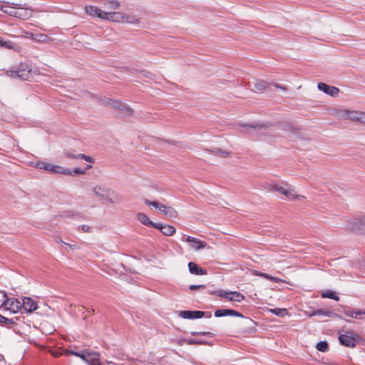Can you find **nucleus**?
<instances>
[{"mask_svg":"<svg viewBox=\"0 0 365 365\" xmlns=\"http://www.w3.org/2000/svg\"><path fill=\"white\" fill-rule=\"evenodd\" d=\"M92 192L100 201L110 204H116L120 201L118 195L110 188L103 185H96L93 187Z\"/></svg>","mask_w":365,"mask_h":365,"instance_id":"f257e3e1","label":"nucleus"},{"mask_svg":"<svg viewBox=\"0 0 365 365\" xmlns=\"http://www.w3.org/2000/svg\"><path fill=\"white\" fill-rule=\"evenodd\" d=\"M6 75L12 78L28 81L32 78V70L29 64L21 63L18 68L7 71Z\"/></svg>","mask_w":365,"mask_h":365,"instance_id":"f03ea898","label":"nucleus"},{"mask_svg":"<svg viewBox=\"0 0 365 365\" xmlns=\"http://www.w3.org/2000/svg\"><path fill=\"white\" fill-rule=\"evenodd\" d=\"M32 165L36 168L46 170L53 173L71 174L68 168H64L63 167L43 161L33 162Z\"/></svg>","mask_w":365,"mask_h":365,"instance_id":"7ed1b4c3","label":"nucleus"},{"mask_svg":"<svg viewBox=\"0 0 365 365\" xmlns=\"http://www.w3.org/2000/svg\"><path fill=\"white\" fill-rule=\"evenodd\" d=\"M0 297L1 306L5 307L6 310L16 313L22 308V302L15 299H9L4 292H0Z\"/></svg>","mask_w":365,"mask_h":365,"instance_id":"20e7f679","label":"nucleus"},{"mask_svg":"<svg viewBox=\"0 0 365 365\" xmlns=\"http://www.w3.org/2000/svg\"><path fill=\"white\" fill-rule=\"evenodd\" d=\"M359 339V335L354 331H347V334H341L339 336L340 344L351 348L355 347Z\"/></svg>","mask_w":365,"mask_h":365,"instance_id":"39448f33","label":"nucleus"},{"mask_svg":"<svg viewBox=\"0 0 365 365\" xmlns=\"http://www.w3.org/2000/svg\"><path fill=\"white\" fill-rule=\"evenodd\" d=\"M212 295H217L220 297L225 298L230 302H241L245 299V296L238 292H227L225 290H217V292H210Z\"/></svg>","mask_w":365,"mask_h":365,"instance_id":"423d86ee","label":"nucleus"},{"mask_svg":"<svg viewBox=\"0 0 365 365\" xmlns=\"http://www.w3.org/2000/svg\"><path fill=\"white\" fill-rule=\"evenodd\" d=\"M99 356L98 352L85 349L83 351L81 359L89 365H101Z\"/></svg>","mask_w":365,"mask_h":365,"instance_id":"0eeeda50","label":"nucleus"},{"mask_svg":"<svg viewBox=\"0 0 365 365\" xmlns=\"http://www.w3.org/2000/svg\"><path fill=\"white\" fill-rule=\"evenodd\" d=\"M106 105L114 109L125 111L128 113H133V110L123 102L108 98L106 101Z\"/></svg>","mask_w":365,"mask_h":365,"instance_id":"6e6552de","label":"nucleus"},{"mask_svg":"<svg viewBox=\"0 0 365 365\" xmlns=\"http://www.w3.org/2000/svg\"><path fill=\"white\" fill-rule=\"evenodd\" d=\"M103 15V19L108 20L114 22H123L124 23L125 14L122 12L118 11H106Z\"/></svg>","mask_w":365,"mask_h":365,"instance_id":"1a4fd4ad","label":"nucleus"},{"mask_svg":"<svg viewBox=\"0 0 365 365\" xmlns=\"http://www.w3.org/2000/svg\"><path fill=\"white\" fill-rule=\"evenodd\" d=\"M214 315L215 317L232 316V317L245 318V317L242 313H240L237 311H235L234 309H217L215 312Z\"/></svg>","mask_w":365,"mask_h":365,"instance_id":"9d476101","label":"nucleus"},{"mask_svg":"<svg viewBox=\"0 0 365 365\" xmlns=\"http://www.w3.org/2000/svg\"><path fill=\"white\" fill-rule=\"evenodd\" d=\"M205 312L202 311L185 310L179 312V316L183 319H200L205 316Z\"/></svg>","mask_w":365,"mask_h":365,"instance_id":"9b49d317","label":"nucleus"},{"mask_svg":"<svg viewBox=\"0 0 365 365\" xmlns=\"http://www.w3.org/2000/svg\"><path fill=\"white\" fill-rule=\"evenodd\" d=\"M317 88L319 91H322L326 94H328L333 97L336 96L339 92V89L338 88L327 85L324 83H319L317 85Z\"/></svg>","mask_w":365,"mask_h":365,"instance_id":"f8f14e48","label":"nucleus"},{"mask_svg":"<svg viewBox=\"0 0 365 365\" xmlns=\"http://www.w3.org/2000/svg\"><path fill=\"white\" fill-rule=\"evenodd\" d=\"M190 244V246L196 250L205 248L207 243L205 241L200 240L194 237L188 236L185 239H182Z\"/></svg>","mask_w":365,"mask_h":365,"instance_id":"ddd939ff","label":"nucleus"},{"mask_svg":"<svg viewBox=\"0 0 365 365\" xmlns=\"http://www.w3.org/2000/svg\"><path fill=\"white\" fill-rule=\"evenodd\" d=\"M155 228L160 230V232L166 236H172L175 233V228L169 225H163L162 223L158 222L155 224Z\"/></svg>","mask_w":365,"mask_h":365,"instance_id":"4468645a","label":"nucleus"},{"mask_svg":"<svg viewBox=\"0 0 365 365\" xmlns=\"http://www.w3.org/2000/svg\"><path fill=\"white\" fill-rule=\"evenodd\" d=\"M22 308L26 312H32L36 310L38 307L36 302L35 300L30 297H24L22 302Z\"/></svg>","mask_w":365,"mask_h":365,"instance_id":"2eb2a0df","label":"nucleus"},{"mask_svg":"<svg viewBox=\"0 0 365 365\" xmlns=\"http://www.w3.org/2000/svg\"><path fill=\"white\" fill-rule=\"evenodd\" d=\"M86 13L91 16H97L99 19H103V15L106 11L100 9L99 8L95 6H85Z\"/></svg>","mask_w":365,"mask_h":365,"instance_id":"dca6fc26","label":"nucleus"},{"mask_svg":"<svg viewBox=\"0 0 365 365\" xmlns=\"http://www.w3.org/2000/svg\"><path fill=\"white\" fill-rule=\"evenodd\" d=\"M12 4L16 6V11H19V14L16 17L26 19L31 16V11H28L26 4H21L12 2Z\"/></svg>","mask_w":365,"mask_h":365,"instance_id":"f3484780","label":"nucleus"},{"mask_svg":"<svg viewBox=\"0 0 365 365\" xmlns=\"http://www.w3.org/2000/svg\"><path fill=\"white\" fill-rule=\"evenodd\" d=\"M361 111L359 110H341V117L344 119H349L353 121L359 122V114H361Z\"/></svg>","mask_w":365,"mask_h":365,"instance_id":"a211bd4d","label":"nucleus"},{"mask_svg":"<svg viewBox=\"0 0 365 365\" xmlns=\"http://www.w3.org/2000/svg\"><path fill=\"white\" fill-rule=\"evenodd\" d=\"M188 269L191 274L195 275H203L207 274V270L205 269L199 267L198 265L192 262H190L188 263Z\"/></svg>","mask_w":365,"mask_h":365,"instance_id":"6ab92c4d","label":"nucleus"},{"mask_svg":"<svg viewBox=\"0 0 365 365\" xmlns=\"http://www.w3.org/2000/svg\"><path fill=\"white\" fill-rule=\"evenodd\" d=\"M282 195H284L286 198L292 200L295 199L302 200L304 198L303 195H297L289 185L287 187L286 191L284 192Z\"/></svg>","mask_w":365,"mask_h":365,"instance_id":"aec40b11","label":"nucleus"},{"mask_svg":"<svg viewBox=\"0 0 365 365\" xmlns=\"http://www.w3.org/2000/svg\"><path fill=\"white\" fill-rule=\"evenodd\" d=\"M137 219L144 225L152 227L155 228V222L150 220V218L143 212H139L137 215Z\"/></svg>","mask_w":365,"mask_h":365,"instance_id":"412c9836","label":"nucleus"},{"mask_svg":"<svg viewBox=\"0 0 365 365\" xmlns=\"http://www.w3.org/2000/svg\"><path fill=\"white\" fill-rule=\"evenodd\" d=\"M315 315H324V316H327L329 317H339L340 319H342L341 317H339L338 314H336L328 309H327V310H324L322 309H317L315 311L312 312V313L309 314L310 317L315 316Z\"/></svg>","mask_w":365,"mask_h":365,"instance_id":"4be33fe9","label":"nucleus"},{"mask_svg":"<svg viewBox=\"0 0 365 365\" xmlns=\"http://www.w3.org/2000/svg\"><path fill=\"white\" fill-rule=\"evenodd\" d=\"M66 155L70 159H75V160L84 159L87 162H89V163L93 162V159L91 157L87 156L84 154H75L73 152L67 151L66 153Z\"/></svg>","mask_w":365,"mask_h":365,"instance_id":"5701e85b","label":"nucleus"},{"mask_svg":"<svg viewBox=\"0 0 365 365\" xmlns=\"http://www.w3.org/2000/svg\"><path fill=\"white\" fill-rule=\"evenodd\" d=\"M16 8V7H11L6 4H0L1 11L13 16H17L18 14H19Z\"/></svg>","mask_w":365,"mask_h":365,"instance_id":"b1692460","label":"nucleus"},{"mask_svg":"<svg viewBox=\"0 0 365 365\" xmlns=\"http://www.w3.org/2000/svg\"><path fill=\"white\" fill-rule=\"evenodd\" d=\"M288 185H289L285 182H282L280 184L274 183V184L270 185V187H271L270 190L272 191H276L280 194H282L284 192L286 191V188Z\"/></svg>","mask_w":365,"mask_h":365,"instance_id":"393cba45","label":"nucleus"},{"mask_svg":"<svg viewBox=\"0 0 365 365\" xmlns=\"http://www.w3.org/2000/svg\"><path fill=\"white\" fill-rule=\"evenodd\" d=\"M254 86L256 91L262 92L269 87V84L263 80H257L254 83Z\"/></svg>","mask_w":365,"mask_h":365,"instance_id":"a878e982","label":"nucleus"},{"mask_svg":"<svg viewBox=\"0 0 365 365\" xmlns=\"http://www.w3.org/2000/svg\"><path fill=\"white\" fill-rule=\"evenodd\" d=\"M104 5L105 7L108 10H115L120 7V4L116 0H107Z\"/></svg>","mask_w":365,"mask_h":365,"instance_id":"bb28decb","label":"nucleus"},{"mask_svg":"<svg viewBox=\"0 0 365 365\" xmlns=\"http://www.w3.org/2000/svg\"><path fill=\"white\" fill-rule=\"evenodd\" d=\"M31 38L38 42H46L48 39L47 35L41 33L30 34Z\"/></svg>","mask_w":365,"mask_h":365,"instance_id":"cd10ccee","label":"nucleus"},{"mask_svg":"<svg viewBox=\"0 0 365 365\" xmlns=\"http://www.w3.org/2000/svg\"><path fill=\"white\" fill-rule=\"evenodd\" d=\"M243 127L252 129V130L249 132V133L253 134L254 130H264L267 126H265L264 125H259V124H245L243 125Z\"/></svg>","mask_w":365,"mask_h":365,"instance_id":"c85d7f7f","label":"nucleus"},{"mask_svg":"<svg viewBox=\"0 0 365 365\" xmlns=\"http://www.w3.org/2000/svg\"><path fill=\"white\" fill-rule=\"evenodd\" d=\"M322 297L323 298L331 299L335 301H339V297L336 294V293L331 290H328V291L323 292L322 294Z\"/></svg>","mask_w":365,"mask_h":365,"instance_id":"c756f323","label":"nucleus"},{"mask_svg":"<svg viewBox=\"0 0 365 365\" xmlns=\"http://www.w3.org/2000/svg\"><path fill=\"white\" fill-rule=\"evenodd\" d=\"M270 312L272 314H274L277 316H279V317H283V316L288 314L287 310L286 309H282V308L272 309H270Z\"/></svg>","mask_w":365,"mask_h":365,"instance_id":"7c9ffc66","label":"nucleus"},{"mask_svg":"<svg viewBox=\"0 0 365 365\" xmlns=\"http://www.w3.org/2000/svg\"><path fill=\"white\" fill-rule=\"evenodd\" d=\"M124 22L129 23V24H138L139 22L138 18L133 15V14H125V20Z\"/></svg>","mask_w":365,"mask_h":365,"instance_id":"2f4dec72","label":"nucleus"},{"mask_svg":"<svg viewBox=\"0 0 365 365\" xmlns=\"http://www.w3.org/2000/svg\"><path fill=\"white\" fill-rule=\"evenodd\" d=\"M316 348L317 350L325 352L328 350V343L326 341H322L317 344Z\"/></svg>","mask_w":365,"mask_h":365,"instance_id":"473e14b6","label":"nucleus"},{"mask_svg":"<svg viewBox=\"0 0 365 365\" xmlns=\"http://www.w3.org/2000/svg\"><path fill=\"white\" fill-rule=\"evenodd\" d=\"M78 214L73 210H67L62 212L61 216L65 218H73L75 217Z\"/></svg>","mask_w":365,"mask_h":365,"instance_id":"72a5a7b5","label":"nucleus"},{"mask_svg":"<svg viewBox=\"0 0 365 365\" xmlns=\"http://www.w3.org/2000/svg\"><path fill=\"white\" fill-rule=\"evenodd\" d=\"M0 324L10 325L14 324V322L12 319L6 318L0 314Z\"/></svg>","mask_w":365,"mask_h":365,"instance_id":"f704fd0d","label":"nucleus"},{"mask_svg":"<svg viewBox=\"0 0 365 365\" xmlns=\"http://www.w3.org/2000/svg\"><path fill=\"white\" fill-rule=\"evenodd\" d=\"M186 342L189 345H193V344H199V345L200 344H207V343L204 341L197 340V339H186Z\"/></svg>","mask_w":365,"mask_h":365,"instance_id":"c9c22d12","label":"nucleus"},{"mask_svg":"<svg viewBox=\"0 0 365 365\" xmlns=\"http://www.w3.org/2000/svg\"><path fill=\"white\" fill-rule=\"evenodd\" d=\"M212 153H215V155H220L223 158H226L229 155V153L227 152V151H224V150H220V148H215L212 150Z\"/></svg>","mask_w":365,"mask_h":365,"instance_id":"e433bc0d","label":"nucleus"},{"mask_svg":"<svg viewBox=\"0 0 365 365\" xmlns=\"http://www.w3.org/2000/svg\"><path fill=\"white\" fill-rule=\"evenodd\" d=\"M165 215H167L170 217H175L177 215V212L172 207H168L167 211Z\"/></svg>","mask_w":365,"mask_h":365,"instance_id":"4c0bfd02","label":"nucleus"},{"mask_svg":"<svg viewBox=\"0 0 365 365\" xmlns=\"http://www.w3.org/2000/svg\"><path fill=\"white\" fill-rule=\"evenodd\" d=\"M192 335H201V336H207L210 337L214 336V334L209 331H194L192 333Z\"/></svg>","mask_w":365,"mask_h":365,"instance_id":"58836bf2","label":"nucleus"},{"mask_svg":"<svg viewBox=\"0 0 365 365\" xmlns=\"http://www.w3.org/2000/svg\"><path fill=\"white\" fill-rule=\"evenodd\" d=\"M343 313L346 316V317H351L353 318V314H354V309L350 308V307H346L344 310H343Z\"/></svg>","mask_w":365,"mask_h":365,"instance_id":"ea45409f","label":"nucleus"},{"mask_svg":"<svg viewBox=\"0 0 365 365\" xmlns=\"http://www.w3.org/2000/svg\"><path fill=\"white\" fill-rule=\"evenodd\" d=\"M68 170L71 172V174H66L67 175H83V174H85V170H81L80 168H75L73 170H71L70 169H68Z\"/></svg>","mask_w":365,"mask_h":365,"instance_id":"a19ab883","label":"nucleus"},{"mask_svg":"<svg viewBox=\"0 0 365 365\" xmlns=\"http://www.w3.org/2000/svg\"><path fill=\"white\" fill-rule=\"evenodd\" d=\"M144 202L145 204H146L148 206H153L155 208H158L160 205V203L158 202H155V201H150L148 199H144Z\"/></svg>","mask_w":365,"mask_h":365,"instance_id":"79ce46f5","label":"nucleus"},{"mask_svg":"<svg viewBox=\"0 0 365 365\" xmlns=\"http://www.w3.org/2000/svg\"><path fill=\"white\" fill-rule=\"evenodd\" d=\"M258 276L263 277L267 279H269V280L275 282H278V279L277 277H273L266 273H260V274H258Z\"/></svg>","mask_w":365,"mask_h":365,"instance_id":"37998d69","label":"nucleus"},{"mask_svg":"<svg viewBox=\"0 0 365 365\" xmlns=\"http://www.w3.org/2000/svg\"><path fill=\"white\" fill-rule=\"evenodd\" d=\"M205 284H200V285L191 284L189 287V289L192 291L196 290V289H205Z\"/></svg>","mask_w":365,"mask_h":365,"instance_id":"c03bdc74","label":"nucleus"},{"mask_svg":"<svg viewBox=\"0 0 365 365\" xmlns=\"http://www.w3.org/2000/svg\"><path fill=\"white\" fill-rule=\"evenodd\" d=\"M365 314V310L361 311V310H354V314H353V319H357L359 316Z\"/></svg>","mask_w":365,"mask_h":365,"instance_id":"a18cd8bd","label":"nucleus"},{"mask_svg":"<svg viewBox=\"0 0 365 365\" xmlns=\"http://www.w3.org/2000/svg\"><path fill=\"white\" fill-rule=\"evenodd\" d=\"M80 229L84 232H91V227L86 225H81V227H79V230Z\"/></svg>","mask_w":365,"mask_h":365,"instance_id":"49530a36","label":"nucleus"},{"mask_svg":"<svg viewBox=\"0 0 365 365\" xmlns=\"http://www.w3.org/2000/svg\"><path fill=\"white\" fill-rule=\"evenodd\" d=\"M11 43L9 41H4L2 39L0 38V46L1 47H5V48H11Z\"/></svg>","mask_w":365,"mask_h":365,"instance_id":"de8ad7c7","label":"nucleus"},{"mask_svg":"<svg viewBox=\"0 0 365 365\" xmlns=\"http://www.w3.org/2000/svg\"><path fill=\"white\" fill-rule=\"evenodd\" d=\"M167 208H168V206H165L163 204H160L159 207H158V210L164 215H165V213H166Z\"/></svg>","mask_w":365,"mask_h":365,"instance_id":"09e8293b","label":"nucleus"},{"mask_svg":"<svg viewBox=\"0 0 365 365\" xmlns=\"http://www.w3.org/2000/svg\"><path fill=\"white\" fill-rule=\"evenodd\" d=\"M359 123L365 124V112H361V114H359Z\"/></svg>","mask_w":365,"mask_h":365,"instance_id":"8fccbe9b","label":"nucleus"},{"mask_svg":"<svg viewBox=\"0 0 365 365\" xmlns=\"http://www.w3.org/2000/svg\"><path fill=\"white\" fill-rule=\"evenodd\" d=\"M67 354H71L72 355L78 356L81 358V354H83V351H67Z\"/></svg>","mask_w":365,"mask_h":365,"instance_id":"3c124183","label":"nucleus"},{"mask_svg":"<svg viewBox=\"0 0 365 365\" xmlns=\"http://www.w3.org/2000/svg\"><path fill=\"white\" fill-rule=\"evenodd\" d=\"M284 130L289 131L291 133H293L294 130V128L290 125H287L284 128Z\"/></svg>","mask_w":365,"mask_h":365,"instance_id":"603ef678","label":"nucleus"},{"mask_svg":"<svg viewBox=\"0 0 365 365\" xmlns=\"http://www.w3.org/2000/svg\"><path fill=\"white\" fill-rule=\"evenodd\" d=\"M274 86L276 87V88H280V89H282L284 91H286V88L284 86H282L278 83H274Z\"/></svg>","mask_w":365,"mask_h":365,"instance_id":"864d4df0","label":"nucleus"},{"mask_svg":"<svg viewBox=\"0 0 365 365\" xmlns=\"http://www.w3.org/2000/svg\"><path fill=\"white\" fill-rule=\"evenodd\" d=\"M358 221L361 225H365V216L359 219Z\"/></svg>","mask_w":365,"mask_h":365,"instance_id":"5fc2aeb1","label":"nucleus"},{"mask_svg":"<svg viewBox=\"0 0 365 365\" xmlns=\"http://www.w3.org/2000/svg\"><path fill=\"white\" fill-rule=\"evenodd\" d=\"M0 2H3V3H5L6 4H12V2L9 1L8 0H0Z\"/></svg>","mask_w":365,"mask_h":365,"instance_id":"6e6d98bb","label":"nucleus"},{"mask_svg":"<svg viewBox=\"0 0 365 365\" xmlns=\"http://www.w3.org/2000/svg\"><path fill=\"white\" fill-rule=\"evenodd\" d=\"M261 272H256L255 275L258 276V274H260Z\"/></svg>","mask_w":365,"mask_h":365,"instance_id":"4d7b16f0","label":"nucleus"},{"mask_svg":"<svg viewBox=\"0 0 365 365\" xmlns=\"http://www.w3.org/2000/svg\"><path fill=\"white\" fill-rule=\"evenodd\" d=\"M91 168V165H88V167H87V168H86V169H88V168Z\"/></svg>","mask_w":365,"mask_h":365,"instance_id":"13d9d810","label":"nucleus"},{"mask_svg":"<svg viewBox=\"0 0 365 365\" xmlns=\"http://www.w3.org/2000/svg\"><path fill=\"white\" fill-rule=\"evenodd\" d=\"M214 292V291L210 290V291H209L208 292H209V294H210V292Z\"/></svg>","mask_w":365,"mask_h":365,"instance_id":"bf43d9fd","label":"nucleus"},{"mask_svg":"<svg viewBox=\"0 0 365 365\" xmlns=\"http://www.w3.org/2000/svg\"><path fill=\"white\" fill-rule=\"evenodd\" d=\"M54 356H55L56 357H57V356H58V354H54Z\"/></svg>","mask_w":365,"mask_h":365,"instance_id":"052dcab7","label":"nucleus"}]
</instances>
